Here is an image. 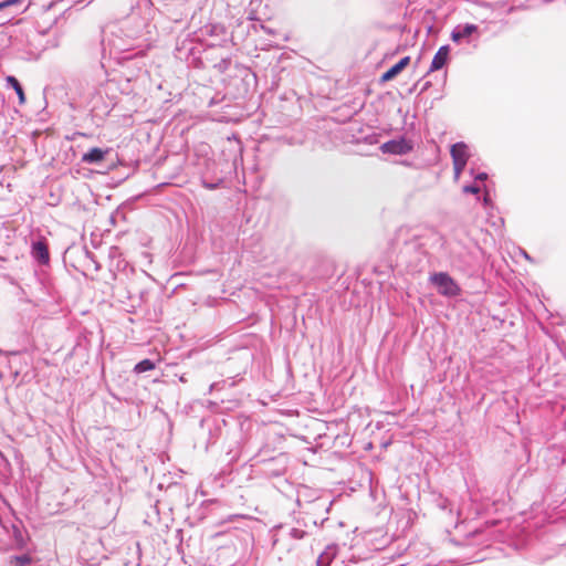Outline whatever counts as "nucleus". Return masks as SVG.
Returning <instances> with one entry per match:
<instances>
[{
    "instance_id": "12",
    "label": "nucleus",
    "mask_w": 566,
    "mask_h": 566,
    "mask_svg": "<svg viewBox=\"0 0 566 566\" xmlns=\"http://www.w3.org/2000/svg\"><path fill=\"white\" fill-rule=\"evenodd\" d=\"M463 191L468 192V193H479L480 192V188L476 187V186H465L463 188Z\"/></svg>"
},
{
    "instance_id": "7",
    "label": "nucleus",
    "mask_w": 566,
    "mask_h": 566,
    "mask_svg": "<svg viewBox=\"0 0 566 566\" xmlns=\"http://www.w3.org/2000/svg\"><path fill=\"white\" fill-rule=\"evenodd\" d=\"M34 258L41 263H48L50 260V253L48 244L44 241H38L32 247Z\"/></svg>"
},
{
    "instance_id": "2",
    "label": "nucleus",
    "mask_w": 566,
    "mask_h": 566,
    "mask_svg": "<svg viewBox=\"0 0 566 566\" xmlns=\"http://www.w3.org/2000/svg\"><path fill=\"white\" fill-rule=\"evenodd\" d=\"M451 157L455 174H460L468 161V147L464 143H457L451 147Z\"/></svg>"
},
{
    "instance_id": "13",
    "label": "nucleus",
    "mask_w": 566,
    "mask_h": 566,
    "mask_svg": "<svg viewBox=\"0 0 566 566\" xmlns=\"http://www.w3.org/2000/svg\"><path fill=\"white\" fill-rule=\"evenodd\" d=\"M328 559L325 558L324 556H319L317 558V566H327L328 565Z\"/></svg>"
},
{
    "instance_id": "9",
    "label": "nucleus",
    "mask_w": 566,
    "mask_h": 566,
    "mask_svg": "<svg viewBox=\"0 0 566 566\" xmlns=\"http://www.w3.org/2000/svg\"><path fill=\"white\" fill-rule=\"evenodd\" d=\"M6 81L15 91V93L19 97V103L21 105L24 104L27 98H25V94H24V91H23L20 82L14 76H11V75L7 76Z\"/></svg>"
},
{
    "instance_id": "1",
    "label": "nucleus",
    "mask_w": 566,
    "mask_h": 566,
    "mask_svg": "<svg viewBox=\"0 0 566 566\" xmlns=\"http://www.w3.org/2000/svg\"><path fill=\"white\" fill-rule=\"evenodd\" d=\"M431 281L437 285L439 292L443 295L455 296L460 293V287L455 281L447 273H436L432 275Z\"/></svg>"
},
{
    "instance_id": "5",
    "label": "nucleus",
    "mask_w": 566,
    "mask_h": 566,
    "mask_svg": "<svg viewBox=\"0 0 566 566\" xmlns=\"http://www.w3.org/2000/svg\"><path fill=\"white\" fill-rule=\"evenodd\" d=\"M108 151V149H101L98 147H94L82 156V161L86 164L102 163L105 159Z\"/></svg>"
},
{
    "instance_id": "4",
    "label": "nucleus",
    "mask_w": 566,
    "mask_h": 566,
    "mask_svg": "<svg viewBox=\"0 0 566 566\" xmlns=\"http://www.w3.org/2000/svg\"><path fill=\"white\" fill-rule=\"evenodd\" d=\"M410 63V56L402 57L398 63L387 70L380 77L381 82H389L400 74Z\"/></svg>"
},
{
    "instance_id": "11",
    "label": "nucleus",
    "mask_w": 566,
    "mask_h": 566,
    "mask_svg": "<svg viewBox=\"0 0 566 566\" xmlns=\"http://www.w3.org/2000/svg\"><path fill=\"white\" fill-rule=\"evenodd\" d=\"M22 2H23V0H6V1H2V2H0V10H2L4 8H8V7H11V6L20 4Z\"/></svg>"
},
{
    "instance_id": "3",
    "label": "nucleus",
    "mask_w": 566,
    "mask_h": 566,
    "mask_svg": "<svg viewBox=\"0 0 566 566\" xmlns=\"http://www.w3.org/2000/svg\"><path fill=\"white\" fill-rule=\"evenodd\" d=\"M449 52L450 49L448 45L441 46L431 61L429 72H436L441 70L449 60Z\"/></svg>"
},
{
    "instance_id": "8",
    "label": "nucleus",
    "mask_w": 566,
    "mask_h": 566,
    "mask_svg": "<svg viewBox=\"0 0 566 566\" xmlns=\"http://www.w3.org/2000/svg\"><path fill=\"white\" fill-rule=\"evenodd\" d=\"M382 153L402 154L405 153V144L402 142L390 140L381 145Z\"/></svg>"
},
{
    "instance_id": "6",
    "label": "nucleus",
    "mask_w": 566,
    "mask_h": 566,
    "mask_svg": "<svg viewBox=\"0 0 566 566\" xmlns=\"http://www.w3.org/2000/svg\"><path fill=\"white\" fill-rule=\"evenodd\" d=\"M476 31H478V27L475 24H465L462 29L457 28L452 31L451 40L455 43H459L463 39L471 36Z\"/></svg>"
},
{
    "instance_id": "10",
    "label": "nucleus",
    "mask_w": 566,
    "mask_h": 566,
    "mask_svg": "<svg viewBox=\"0 0 566 566\" xmlns=\"http://www.w3.org/2000/svg\"><path fill=\"white\" fill-rule=\"evenodd\" d=\"M153 369H155V364L150 359H144L136 364L134 367V371L137 374H142Z\"/></svg>"
}]
</instances>
